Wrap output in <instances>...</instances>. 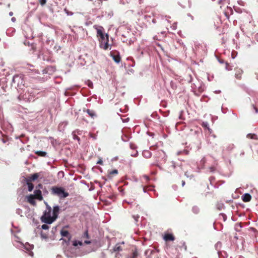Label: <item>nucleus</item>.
<instances>
[{
  "mask_svg": "<svg viewBox=\"0 0 258 258\" xmlns=\"http://www.w3.org/2000/svg\"><path fill=\"white\" fill-rule=\"evenodd\" d=\"M65 237H66V238L69 237V233L67 230L65 231Z\"/></svg>",
  "mask_w": 258,
  "mask_h": 258,
  "instance_id": "32",
  "label": "nucleus"
},
{
  "mask_svg": "<svg viewBox=\"0 0 258 258\" xmlns=\"http://www.w3.org/2000/svg\"><path fill=\"white\" fill-rule=\"evenodd\" d=\"M102 29L103 28L102 27L97 29V36L99 37V42L102 41H105L106 39L107 40H109L108 35L104 33Z\"/></svg>",
  "mask_w": 258,
  "mask_h": 258,
  "instance_id": "4",
  "label": "nucleus"
},
{
  "mask_svg": "<svg viewBox=\"0 0 258 258\" xmlns=\"http://www.w3.org/2000/svg\"><path fill=\"white\" fill-rule=\"evenodd\" d=\"M32 196L35 197L36 200L39 201H42L43 200V196H42L41 191L40 189H36L34 190V194L32 195Z\"/></svg>",
  "mask_w": 258,
  "mask_h": 258,
  "instance_id": "9",
  "label": "nucleus"
},
{
  "mask_svg": "<svg viewBox=\"0 0 258 258\" xmlns=\"http://www.w3.org/2000/svg\"><path fill=\"white\" fill-rule=\"evenodd\" d=\"M83 244V243L80 241L74 240L73 241V245L75 246H77L78 245L82 246Z\"/></svg>",
  "mask_w": 258,
  "mask_h": 258,
  "instance_id": "22",
  "label": "nucleus"
},
{
  "mask_svg": "<svg viewBox=\"0 0 258 258\" xmlns=\"http://www.w3.org/2000/svg\"><path fill=\"white\" fill-rule=\"evenodd\" d=\"M60 234H61V238L60 239H59V240H61V244H63V242H64V239H63V237H64V227L61 228V229L60 230Z\"/></svg>",
  "mask_w": 258,
  "mask_h": 258,
  "instance_id": "21",
  "label": "nucleus"
},
{
  "mask_svg": "<svg viewBox=\"0 0 258 258\" xmlns=\"http://www.w3.org/2000/svg\"><path fill=\"white\" fill-rule=\"evenodd\" d=\"M247 138L250 139H253L255 140H258V137L257 136L256 134H247L246 136Z\"/></svg>",
  "mask_w": 258,
  "mask_h": 258,
  "instance_id": "18",
  "label": "nucleus"
},
{
  "mask_svg": "<svg viewBox=\"0 0 258 258\" xmlns=\"http://www.w3.org/2000/svg\"><path fill=\"white\" fill-rule=\"evenodd\" d=\"M51 194L59 198L64 197V189L62 187L53 186L51 188Z\"/></svg>",
  "mask_w": 258,
  "mask_h": 258,
  "instance_id": "3",
  "label": "nucleus"
},
{
  "mask_svg": "<svg viewBox=\"0 0 258 258\" xmlns=\"http://www.w3.org/2000/svg\"><path fill=\"white\" fill-rule=\"evenodd\" d=\"M138 256V249L135 248V249L132 250V254L131 257L130 258H136Z\"/></svg>",
  "mask_w": 258,
  "mask_h": 258,
  "instance_id": "19",
  "label": "nucleus"
},
{
  "mask_svg": "<svg viewBox=\"0 0 258 258\" xmlns=\"http://www.w3.org/2000/svg\"><path fill=\"white\" fill-rule=\"evenodd\" d=\"M109 40H107L106 39L105 41H102L99 43V46L101 48L104 50H107L108 49H110L111 47H110V45L108 44Z\"/></svg>",
  "mask_w": 258,
  "mask_h": 258,
  "instance_id": "6",
  "label": "nucleus"
},
{
  "mask_svg": "<svg viewBox=\"0 0 258 258\" xmlns=\"http://www.w3.org/2000/svg\"><path fill=\"white\" fill-rule=\"evenodd\" d=\"M54 72L55 69L53 67L48 66L42 70L41 73L39 72L38 71H35V73L39 75L37 76L38 79L45 81L47 80L50 77V76L52 75Z\"/></svg>",
  "mask_w": 258,
  "mask_h": 258,
  "instance_id": "2",
  "label": "nucleus"
},
{
  "mask_svg": "<svg viewBox=\"0 0 258 258\" xmlns=\"http://www.w3.org/2000/svg\"><path fill=\"white\" fill-rule=\"evenodd\" d=\"M242 73V70L241 69H238L236 71L235 76L237 79H240L241 78Z\"/></svg>",
  "mask_w": 258,
  "mask_h": 258,
  "instance_id": "14",
  "label": "nucleus"
},
{
  "mask_svg": "<svg viewBox=\"0 0 258 258\" xmlns=\"http://www.w3.org/2000/svg\"><path fill=\"white\" fill-rule=\"evenodd\" d=\"M35 154L40 157H45L47 154L45 152L37 151L35 152Z\"/></svg>",
  "mask_w": 258,
  "mask_h": 258,
  "instance_id": "20",
  "label": "nucleus"
},
{
  "mask_svg": "<svg viewBox=\"0 0 258 258\" xmlns=\"http://www.w3.org/2000/svg\"><path fill=\"white\" fill-rule=\"evenodd\" d=\"M241 199H242L243 202H249L251 200V196L249 194L245 193L243 194L242 196H241Z\"/></svg>",
  "mask_w": 258,
  "mask_h": 258,
  "instance_id": "11",
  "label": "nucleus"
},
{
  "mask_svg": "<svg viewBox=\"0 0 258 258\" xmlns=\"http://www.w3.org/2000/svg\"><path fill=\"white\" fill-rule=\"evenodd\" d=\"M10 16H12L13 15V13L12 12H10L9 13Z\"/></svg>",
  "mask_w": 258,
  "mask_h": 258,
  "instance_id": "46",
  "label": "nucleus"
},
{
  "mask_svg": "<svg viewBox=\"0 0 258 258\" xmlns=\"http://www.w3.org/2000/svg\"><path fill=\"white\" fill-rule=\"evenodd\" d=\"M39 3L43 6L46 4V0H39Z\"/></svg>",
  "mask_w": 258,
  "mask_h": 258,
  "instance_id": "29",
  "label": "nucleus"
},
{
  "mask_svg": "<svg viewBox=\"0 0 258 258\" xmlns=\"http://www.w3.org/2000/svg\"><path fill=\"white\" fill-rule=\"evenodd\" d=\"M41 228H42L43 230H46L49 229V226L47 224H43L42 226H41Z\"/></svg>",
  "mask_w": 258,
  "mask_h": 258,
  "instance_id": "27",
  "label": "nucleus"
},
{
  "mask_svg": "<svg viewBox=\"0 0 258 258\" xmlns=\"http://www.w3.org/2000/svg\"><path fill=\"white\" fill-rule=\"evenodd\" d=\"M181 114H180V115H179V118L181 119Z\"/></svg>",
  "mask_w": 258,
  "mask_h": 258,
  "instance_id": "51",
  "label": "nucleus"
},
{
  "mask_svg": "<svg viewBox=\"0 0 258 258\" xmlns=\"http://www.w3.org/2000/svg\"><path fill=\"white\" fill-rule=\"evenodd\" d=\"M144 177H145V178H146V179L149 180V177H148V176H144Z\"/></svg>",
  "mask_w": 258,
  "mask_h": 258,
  "instance_id": "49",
  "label": "nucleus"
},
{
  "mask_svg": "<svg viewBox=\"0 0 258 258\" xmlns=\"http://www.w3.org/2000/svg\"><path fill=\"white\" fill-rule=\"evenodd\" d=\"M110 55L112 57L113 60L118 63L121 60V57L119 52L118 51L112 50L110 52Z\"/></svg>",
  "mask_w": 258,
  "mask_h": 258,
  "instance_id": "5",
  "label": "nucleus"
},
{
  "mask_svg": "<svg viewBox=\"0 0 258 258\" xmlns=\"http://www.w3.org/2000/svg\"><path fill=\"white\" fill-rule=\"evenodd\" d=\"M184 184H185V181H182V186H184Z\"/></svg>",
  "mask_w": 258,
  "mask_h": 258,
  "instance_id": "45",
  "label": "nucleus"
},
{
  "mask_svg": "<svg viewBox=\"0 0 258 258\" xmlns=\"http://www.w3.org/2000/svg\"><path fill=\"white\" fill-rule=\"evenodd\" d=\"M66 13H67L68 15H73V13L69 12L67 11L66 10Z\"/></svg>",
  "mask_w": 258,
  "mask_h": 258,
  "instance_id": "34",
  "label": "nucleus"
},
{
  "mask_svg": "<svg viewBox=\"0 0 258 258\" xmlns=\"http://www.w3.org/2000/svg\"><path fill=\"white\" fill-rule=\"evenodd\" d=\"M36 199L35 197L32 196V195H30L27 196V201L29 203H30L31 205L35 206L36 204V202L35 201Z\"/></svg>",
  "mask_w": 258,
  "mask_h": 258,
  "instance_id": "12",
  "label": "nucleus"
},
{
  "mask_svg": "<svg viewBox=\"0 0 258 258\" xmlns=\"http://www.w3.org/2000/svg\"><path fill=\"white\" fill-rule=\"evenodd\" d=\"M86 84L91 88H93V84L90 80H87L86 81Z\"/></svg>",
  "mask_w": 258,
  "mask_h": 258,
  "instance_id": "24",
  "label": "nucleus"
},
{
  "mask_svg": "<svg viewBox=\"0 0 258 258\" xmlns=\"http://www.w3.org/2000/svg\"><path fill=\"white\" fill-rule=\"evenodd\" d=\"M25 183H26V184L27 186H28V190L29 192H31L32 190H33L34 185L32 183V181H25Z\"/></svg>",
  "mask_w": 258,
  "mask_h": 258,
  "instance_id": "15",
  "label": "nucleus"
},
{
  "mask_svg": "<svg viewBox=\"0 0 258 258\" xmlns=\"http://www.w3.org/2000/svg\"><path fill=\"white\" fill-rule=\"evenodd\" d=\"M163 239L166 242L173 241L175 240V237L173 234L165 233L164 234Z\"/></svg>",
  "mask_w": 258,
  "mask_h": 258,
  "instance_id": "8",
  "label": "nucleus"
},
{
  "mask_svg": "<svg viewBox=\"0 0 258 258\" xmlns=\"http://www.w3.org/2000/svg\"><path fill=\"white\" fill-rule=\"evenodd\" d=\"M39 177V173H37L34 174H32L28 177L25 178V181H34L37 179Z\"/></svg>",
  "mask_w": 258,
  "mask_h": 258,
  "instance_id": "7",
  "label": "nucleus"
},
{
  "mask_svg": "<svg viewBox=\"0 0 258 258\" xmlns=\"http://www.w3.org/2000/svg\"><path fill=\"white\" fill-rule=\"evenodd\" d=\"M68 193L66 192V193H65V197H68Z\"/></svg>",
  "mask_w": 258,
  "mask_h": 258,
  "instance_id": "48",
  "label": "nucleus"
},
{
  "mask_svg": "<svg viewBox=\"0 0 258 258\" xmlns=\"http://www.w3.org/2000/svg\"><path fill=\"white\" fill-rule=\"evenodd\" d=\"M118 174V170L117 169H113L111 171H109V175L108 177L111 178L113 175H117Z\"/></svg>",
  "mask_w": 258,
  "mask_h": 258,
  "instance_id": "17",
  "label": "nucleus"
},
{
  "mask_svg": "<svg viewBox=\"0 0 258 258\" xmlns=\"http://www.w3.org/2000/svg\"><path fill=\"white\" fill-rule=\"evenodd\" d=\"M85 243L86 244H89L91 243V242L90 241H89V240H85Z\"/></svg>",
  "mask_w": 258,
  "mask_h": 258,
  "instance_id": "35",
  "label": "nucleus"
},
{
  "mask_svg": "<svg viewBox=\"0 0 258 258\" xmlns=\"http://www.w3.org/2000/svg\"><path fill=\"white\" fill-rule=\"evenodd\" d=\"M38 187H42V185L41 184H39Z\"/></svg>",
  "mask_w": 258,
  "mask_h": 258,
  "instance_id": "50",
  "label": "nucleus"
},
{
  "mask_svg": "<svg viewBox=\"0 0 258 258\" xmlns=\"http://www.w3.org/2000/svg\"><path fill=\"white\" fill-rule=\"evenodd\" d=\"M15 19V18H13L12 19V20L14 21Z\"/></svg>",
  "mask_w": 258,
  "mask_h": 258,
  "instance_id": "53",
  "label": "nucleus"
},
{
  "mask_svg": "<svg viewBox=\"0 0 258 258\" xmlns=\"http://www.w3.org/2000/svg\"><path fill=\"white\" fill-rule=\"evenodd\" d=\"M97 164H100V165H102V160H100L99 161H98L97 162Z\"/></svg>",
  "mask_w": 258,
  "mask_h": 258,
  "instance_id": "38",
  "label": "nucleus"
},
{
  "mask_svg": "<svg viewBox=\"0 0 258 258\" xmlns=\"http://www.w3.org/2000/svg\"><path fill=\"white\" fill-rule=\"evenodd\" d=\"M238 3H239V4L243 5V2H242L241 1H238Z\"/></svg>",
  "mask_w": 258,
  "mask_h": 258,
  "instance_id": "39",
  "label": "nucleus"
},
{
  "mask_svg": "<svg viewBox=\"0 0 258 258\" xmlns=\"http://www.w3.org/2000/svg\"><path fill=\"white\" fill-rule=\"evenodd\" d=\"M121 118L123 122H127L130 120V118L128 117H126V116H121Z\"/></svg>",
  "mask_w": 258,
  "mask_h": 258,
  "instance_id": "25",
  "label": "nucleus"
},
{
  "mask_svg": "<svg viewBox=\"0 0 258 258\" xmlns=\"http://www.w3.org/2000/svg\"><path fill=\"white\" fill-rule=\"evenodd\" d=\"M130 147H131V148L132 149H135L134 145H130Z\"/></svg>",
  "mask_w": 258,
  "mask_h": 258,
  "instance_id": "41",
  "label": "nucleus"
},
{
  "mask_svg": "<svg viewBox=\"0 0 258 258\" xmlns=\"http://www.w3.org/2000/svg\"><path fill=\"white\" fill-rule=\"evenodd\" d=\"M128 0H120V3L122 4H125L126 3H128Z\"/></svg>",
  "mask_w": 258,
  "mask_h": 258,
  "instance_id": "31",
  "label": "nucleus"
},
{
  "mask_svg": "<svg viewBox=\"0 0 258 258\" xmlns=\"http://www.w3.org/2000/svg\"><path fill=\"white\" fill-rule=\"evenodd\" d=\"M215 93H221V91L220 90H216L215 91Z\"/></svg>",
  "mask_w": 258,
  "mask_h": 258,
  "instance_id": "40",
  "label": "nucleus"
},
{
  "mask_svg": "<svg viewBox=\"0 0 258 258\" xmlns=\"http://www.w3.org/2000/svg\"><path fill=\"white\" fill-rule=\"evenodd\" d=\"M91 137L93 138V139H96L95 136L92 134H91Z\"/></svg>",
  "mask_w": 258,
  "mask_h": 258,
  "instance_id": "47",
  "label": "nucleus"
},
{
  "mask_svg": "<svg viewBox=\"0 0 258 258\" xmlns=\"http://www.w3.org/2000/svg\"><path fill=\"white\" fill-rule=\"evenodd\" d=\"M137 154H138V151H136V152H135V153H134V154H132V156H136Z\"/></svg>",
  "mask_w": 258,
  "mask_h": 258,
  "instance_id": "37",
  "label": "nucleus"
},
{
  "mask_svg": "<svg viewBox=\"0 0 258 258\" xmlns=\"http://www.w3.org/2000/svg\"><path fill=\"white\" fill-rule=\"evenodd\" d=\"M41 237H42L44 239L47 238V235L46 234H43L42 232L41 233Z\"/></svg>",
  "mask_w": 258,
  "mask_h": 258,
  "instance_id": "30",
  "label": "nucleus"
},
{
  "mask_svg": "<svg viewBox=\"0 0 258 258\" xmlns=\"http://www.w3.org/2000/svg\"><path fill=\"white\" fill-rule=\"evenodd\" d=\"M83 237H85L86 238L89 239V236L88 235V230H86L85 233H84Z\"/></svg>",
  "mask_w": 258,
  "mask_h": 258,
  "instance_id": "26",
  "label": "nucleus"
},
{
  "mask_svg": "<svg viewBox=\"0 0 258 258\" xmlns=\"http://www.w3.org/2000/svg\"><path fill=\"white\" fill-rule=\"evenodd\" d=\"M202 126L203 127H207V123H205V122H203V123H202Z\"/></svg>",
  "mask_w": 258,
  "mask_h": 258,
  "instance_id": "36",
  "label": "nucleus"
},
{
  "mask_svg": "<svg viewBox=\"0 0 258 258\" xmlns=\"http://www.w3.org/2000/svg\"><path fill=\"white\" fill-rule=\"evenodd\" d=\"M90 116L91 117H93V116L95 115V114H89Z\"/></svg>",
  "mask_w": 258,
  "mask_h": 258,
  "instance_id": "43",
  "label": "nucleus"
},
{
  "mask_svg": "<svg viewBox=\"0 0 258 258\" xmlns=\"http://www.w3.org/2000/svg\"><path fill=\"white\" fill-rule=\"evenodd\" d=\"M59 208L58 206H57L53 207L52 215L57 217L58 213H59Z\"/></svg>",
  "mask_w": 258,
  "mask_h": 258,
  "instance_id": "16",
  "label": "nucleus"
},
{
  "mask_svg": "<svg viewBox=\"0 0 258 258\" xmlns=\"http://www.w3.org/2000/svg\"><path fill=\"white\" fill-rule=\"evenodd\" d=\"M152 22H153L154 24L156 23V20H155V19H153L152 20Z\"/></svg>",
  "mask_w": 258,
  "mask_h": 258,
  "instance_id": "44",
  "label": "nucleus"
},
{
  "mask_svg": "<svg viewBox=\"0 0 258 258\" xmlns=\"http://www.w3.org/2000/svg\"><path fill=\"white\" fill-rule=\"evenodd\" d=\"M144 18L145 20H147V21L150 22L151 19V16L150 15H144Z\"/></svg>",
  "mask_w": 258,
  "mask_h": 258,
  "instance_id": "28",
  "label": "nucleus"
},
{
  "mask_svg": "<svg viewBox=\"0 0 258 258\" xmlns=\"http://www.w3.org/2000/svg\"><path fill=\"white\" fill-rule=\"evenodd\" d=\"M51 207L48 205H46V210L43 212V215L41 216V220L42 222L45 223L47 224H51L53 221H55L56 217H55L53 215H51Z\"/></svg>",
  "mask_w": 258,
  "mask_h": 258,
  "instance_id": "1",
  "label": "nucleus"
},
{
  "mask_svg": "<svg viewBox=\"0 0 258 258\" xmlns=\"http://www.w3.org/2000/svg\"><path fill=\"white\" fill-rule=\"evenodd\" d=\"M254 38L258 42V33H256L254 36Z\"/></svg>",
  "mask_w": 258,
  "mask_h": 258,
  "instance_id": "33",
  "label": "nucleus"
},
{
  "mask_svg": "<svg viewBox=\"0 0 258 258\" xmlns=\"http://www.w3.org/2000/svg\"><path fill=\"white\" fill-rule=\"evenodd\" d=\"M142 155H143L144 158L148 159L152 156V153L150 152V151H149L145 150L143 151V153H142Z\"/></svg>",
  "mask_w": 258,
  "mask_h": 258,
  "instance_id": "13",
  "label": "nucleus"
},
{
  "mask_svg": "<svg viewBox=\"0 0 258 258\" xmlns=\"http://www.w3.org/2000/svg\"><path fill=\"white\" fill-rule=\"evenodd\" d=\"M60 174H61V175H62V176H63V171L59 172L58 175H59Z\"/></svg>",
  "mask_w": 258,
  "mask_h": 258,
  "instance_id": "42",
  "label": "nucleus"
},
{
  "mask_svg": "<svg viewBox=\"0 0 258 258\" xmlns=\"http://www.w3.org/2000/svg\"><path fill=\"white\" fill-rule=\"evenodd\" d=\"M59 257L61 258V256H59V255H57V258H59Z\"/></svg>",
  "mask_w": 258,
  "mask_h": 258,
  "instance_id": "52",
  "label": "nucleus"
},
{
  "mask_svg": "<svg viewBox=\"0 0 258 258\" xmlns=\"http://www.w3.org/2000/svg\"><path fill=\"white\" fill-rule=\"evenodd\" d=\"M20 81L21 83H23V78L21 75H16L13 77L12 80L13 83H17V84L19 85Z\"/></svg>",
  "mask_w": 258,
  "mask_h": 258,
  "instance_id": "10",
  "label": "nucleus"
},
{
  "mask_svg": "<svg viewBox=\"0 0 258 258\" xmlns=\"http://www.w3.org/2000/svg\"><path fill=\"white\" fill-rule=\"evenodd\" d=\"M121 250H122L121 247L118 244L115 245V247H114V251H120Z\"/></svg>",
  "mask_w": 258,
  "mask_h": 258,
  "instance_id": "23",
  "label": "nucleus"
}]
</instances>
